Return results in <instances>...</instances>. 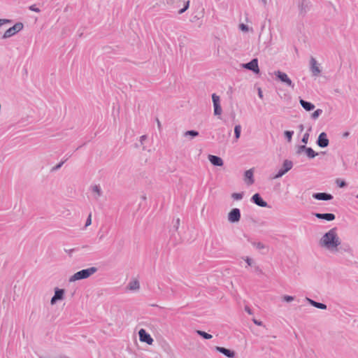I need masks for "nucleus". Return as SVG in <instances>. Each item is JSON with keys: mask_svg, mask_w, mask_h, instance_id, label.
<instances>
[{"mask_svg": "<svg viewBox=\"0 0 358 358\" xmlns=\"http://www.w3.org/2000/svg\"><path fill=\"white\" fill-rule=\"evenodd\" d=\"M336 227L331 229L320 238L319 244L321 247L334 251L341 244V241L336 233Z\"/></svg>", "mask_w": 358, "mask_h": 358, "instance_id": "1", "label": "nucleus"}, {"mask_svg": "<svg viewBox=\"0 0 358 358\" xmlns=\"http://www.w3.org/2000/svg\"><path fill=\"white\" fill-rule=\"evenodd\" d=\"M98 268L96 267H90L85 269L80 270L76 273H75L73 275H71L69 280L70 282H75L77 280H84L88 278L90 276L93 275L97 271Z\"/></svg>", "mask_w": 358, "mask_h": 358, "instance_id": "2", "label": "nucleus"}, {"mask_svg": "<svg viewBox=\"0 0 358 358\" xmlns=\"http://www.w3.org/2000/svg\"><path fill=\"white\" fill-rule=\"evenodd\" d=\"M24 24L22 22H17L13 27L8 29L3 34L2 38H8L22 30Z\"/></svg>", "mask_w": 358, "mask_h": 358, "instance_id": "3", "label": "nucleus"}, {"mask_svg": "<svg viewBox=\"0 0 358 358\" xmlns=\"http://www.w3.org/2000/svg\"><path fill=\"white\" fill-rule=\"evenodd\" d=\"M293 166V163L292 161L289 159H285L283 162L282 167L278 171L277 174L275 176V178H278L285 175L287 172L292 169Z\"/></svg>", "mask_w": 358, "mask_h": 358, "instance_id": "4", "label": "nucleus"}, {"mask_svg": "<svg viewBox=\"0 0 358 358\" xmlns=\"http://www.w3.org/2000/svg\"><path fill=\"white\" fill-rule=\"evenodd\" d=\"M274 74L282 83H285L287 86L291 87L292 88L294 87V84L285 73L277 71H275Z\"/></svg>", "mask_w": 358, "mask_h": 358, "instance_id": "5", "label": "nucleus"}, {"mask_svg": "<svg viewBox=\"0 0 358 358\" xmlns=\"http://www.w3.org/2000/svg\"><path fill=\"white\" fill-rule=\"evenodd\" d=\"M241 220V210L239 208H234L228 213V220L231 223H236Z\"/></svg>", "mask_w": 358, "mask_h": 358, "instance_id": "6", "label": "nucleus"}, {"mask_svg": "<svg viewBox=\"0 0 358 358\" xmlns=\"http://www.w3.org/2000/svg\"><path fill=\"white\" fill-rule=\"evenodd\" d=\"M212 100L213 103V107H214V115H220L222 113V107L220 106V99L218 95L216 94H212Z\"/></svg>", "mask_w": 358, "mask_h": 358, "instance_id": "7", "label": "nucleus"}, {"mask_svg": "<svg viewBox=\"0 0 358 358\" xmlns=\"http://www.w3.org/2000/svg\"><path fill=\"white\" fill-rule=\"evenodd\" d=\"M138 336L141 342L146 343L148 345H152L154 341L151 336L144 329H141L138 331Z\"/></svg>", "mask_w": 358, "mask_h": 358, "instance_id": "8", "label": "nucleus"}, {"mask_svg": "<svg viewBox=\"0 0 358 358\" xmlns=\"http://www.w3.org/2000/svg\"><path fill=\"white\" fill-rule=\"evenodd\" d=\"M243 67L244 69L250 70L255 73H258L259 72V69L258 66V60L257 58L252 59L250 62L243 64Z\"/></svg>", "mask_w": 358, "mask_h": 358, "instance_id": "9", "label": "nucleus"}, {"mask_svg": "<svg viewBox=\"0 0 358 358\" xmlns=\"http://www.w3.org/2000/svg\"><path fill=\"white\" fill-rule=\"evenodd\" d=\"M251 201L259 207H270L259 193H255L252 195Z\"/></svg>", "mask_w": 358, "mask_h": 358, "instance_id": "10", "label": "nucleus"}, {"mask_svg": "<svg viewBox=\"0 0 358 358\" xmlns=\"http://www.w3.org/2000/svg\"><path fill=\"white\" fill-rule=\"evenodd\" d=\"M316 143L320 148H327L329 143L327 134L325 132L320 133Z\"/></svg>", "mask_w": 358, "mask_h": 358, "instance_id": "11", "label": "nucleus"}, {"mask_svg": "<svg viewBox=\"0 0 358 358\" xmlns=\"http://www.w3.org/2000/svg\"><path fill=\"white\" fill-rule=\"evenodd\" d=\"M313 197L315 199L320 201H330L333 199L334 196L332 194L327 192H317L313 194Z\"/></svg>", "mask_w": 358, "mask_h": 358, "instance_id": "12", "label": "nucleus"}, {"mask_svg": "<svg viewBox=\"0 0 358 358\" xmlns=\"http://www.w3.org/2000/svg\"><path fill=\"white\" fill-rule=\"evenodd\" d=\"M308 2L306 0H299L298 1V8L299 10V14L301 15H305L306 13L309 10V5Z\"/></svg>", "mask_w": 358, "mask_h": 358, "instance_id": "13", "label": "nucleus"}, {"mask_svg": "<svg viewBox=\"0 0 358 358\" xmlns=\"http://www.w3.org/2000/svg\"><path fill=\"white\" fill-rule=\"evenodd\" d=\"M310 63V71L313 73V76H318L320 75V73H321V70L317 65L316 59L314 57H311Z\"/></svg>", "mask_w": 358, "mask_h": 358, "instance_id": "14", "label": "nucleus"}, {"mask_svg": "<svg viewBox=\"0 0 358 358\" xmlns=\"http://www.w3.org/2000/svg\"><path fill=\"white\" fill-rule=\"evenodd\" d=\"M215 350H216V351L223 354L224 355H225L226 357H227L229 358H234L236 355V353L234 350L225 348L224 347L216 346Z\"/></svg>", "mask_w": 358, "mask_h": 358, "instance_id": "15", "label": "nucleus"}, {"mask_svg": "<svg viewBox=\"0 0 358 358\" xmlns=\"http://www.w3.org/2000/svg\"><path fill=\"white\" fill-rule=\"evenodd\" d=\"M208 158L210 162L215 166H222L224 164V162L220 157L209 155Z\"/></svg>", "mask_w": 358, "mask_h": 358, "instance_id": "16", "label": "nucleus"}, {"mask_svg": "<svg viewBox=\"0 0 358 358\" xmlns=\"http://www.w3.org/2000/svg\"><path fill=\"white\" fill-rule=\"evenodd\" d=\"M314 215L320 220H325L327 221H333L335 220L336 216L333 213H314Z\"/></svg>", "mask_w": 358, "mask_h": 358, "instance_id": "17", "label": "nucleus"}, {"mask_svg": "<svg viewBox=\"0 0 358 358\" xmlns=\"http://www.w3.org/2000/svg\"><path fill=\"white\" fill-rule=\"evenodd\" d=\"M299 103L302 108L306 111H311L315 108V105L309 101H305L299 98Z\"/></svg>", "mask_w": 358, "mask_h": 358, "instance_id": "18", "label": "nucleus"}, {"mask_svg": "<svg viewBox=\"0 0 358 358\" xmlns=\"http://www.w3.org/2000/svg\"><path fill=\"white\" fill-rule=\"evenodd\" d=\"M245 177L248 180L247 184L250 185H252L255 182L253 178V171L252 169H249L245 172Z\"/></svg>", "mask_w": 358, "mask_h": 358, "instance_id": "19", "label": "nucleus"}, {"mask_svg": "<svg viewBox=\"0 0 358 358\" xmlns=\"http://www.w3.org/2000/svg\"><path fill=\"white\" fill-rule=\"evenodd\" d=\"M64 293H65V290L64 289H59L58 287H56L55 289V294H54V296L58 300H62L64 298Z\"/></svg>", "mask_w": 358, "mask_h": 358, "instance_id": "20", "label": "nucleus"}, {"mask_svg": "<svg viewBox=\"0 0 358 358\" xmlns=\"http://www.w3.org/2000/svg\"><path fill=\"white\" fill-rule=\"evenodd\" d=\"M127 287L130 290H137V289H138L140 288V284H139L138 280H132V281L129 282V283L128 284Z\"/></svg>", "mask_w": 358, "mask_h": 358, "instance_id": "21", "label": "nucleus"}, {"mask_svg": "<svg viewBox=\"0 0 358 358\" xmlns=\"http://www.w3.org/2000/svg\"><path fill=\"white\" fill-rule=\"evenodd\" d=\"M306 154L308 156V158L313 159L315 158L317 155H318V153L315 152L311 148L308 147L306 150Z\"/></svg>", "mask_w": 358, "mask_h": 358, "instance_id": "22", "label": "nucleus"}, {"mask_svg": "<svg viewBox=\"0 0 358 358\" xmlns=\"http://www.w3.org/2000/svg\"><path fill=\"white\" fill-rule=\"evenodd\" d=\"M196 333L204 339H210L213 337L211 334H209L201 330H196Z\"/></svg>", "mask_w": 358, "mask_h": 358, "instance_id": "23", "label": "nucleus"}, {"mask_svg": "<svg viewBox=\"0 0 358 358\" xmlns=\"http://www.w3.org/2000/svg\"><path fill=\"white\" fill-rule=\"evenodd\" d=\"M241 126L240 124H237L234 127V136L236 140H238L241 136Z\"/></svg>", "mask_w": 358, "mask_h": 358, "instance_id": "24", "label": "nucleus"}, {"mask_svg": "<svg viewBox=\"0 0 358 358\" xmlns=\"http://www.w3.org/2000/svg\"><path fill=\"white\" fill-rule=\"evenodd\" d=\"M199 134L197 131L189 130V131H187L186 132H185L184 136H190L192 138H194V137L198 136Z\"/></svg>", "mask_w": 358, "mask_h": 358, "instance_id": "25", "label": "nucleus"}, {"mask_svg": "<svg viewBox=\"0 0 358 358\" xmlns=\"http://www.w3.org/2000/svg\"><path fill=\"white\" fill-rule=\"evenodd\" d=\"M322 112V109H317L311 114V118L313 120L317 119Z\"/></svg>", "mask_w": 358, "mask_h": 358, "instance_id": "26", "label": "nucleus"}, {"mask_svg": "<svg viewBox=\"0 0 358 358\" xmlns=\"http://www.w3.org/2000/svg\"><path fill=\"white\" fill-rule=\"evenodd\" d=\"M293 134H294L293 131H285L284 132V136L288 142H290L292 141Z\"/></svg>", "mask_w": 358, "mask_h": 358, "instance_id": "27", "label": "nucleus"}, {"mask_svg": "<svg viewBox=\"0 0 358 358\" xmlns=\"http://www.w3.org/2000/svg\"><path fill=\"white\" fill-rule=\"evenodd\" d=\"M189 7V1H187L184 3V7L178 10V14L185 13Z\"/></svg>", "mask_w": 358, "mask_h": 358, "instance_id": "28", "label": "nucleus"}, {"mask_svg": "<svg viewBox=\"0 0 358 358\" xmlns=\"http://www.w3.org/2000/svg\"><path fill=\"white\" fill-rule=\"evenodd\" d=\"M243 192H241V193H233L231 194V197L234 199V200H241L243 199Z\"/></svg>", "mask_w": 358, "mask_h": 358, "instance_id": "29", "label": "nucleus"}, {"mask_svg": "<svg viewBox=\"0 0 358 358\" xmlns=\"http://www.w3.org/2000/svg\"><path fill=\"white\" fill-rule=\"evenodd\" d=\"M307 148L308 147H306V145H298L297 149H296V154L300 155L303 152H306Z\"/></svg>", "mask_w": 358, "mask_h": 358, "instance_id": "30", "label": "nucleus"}, {"mask_svg": "<svg viewBox=\"0 0 358 358\" xmlns=\"http://www.w3.org/2000/svg\"><path fill=\"white\" fill-rule=\"evenodd\" d=\"M252 245L256 247L257 249L262 250L266 248V246L261 242H253Z\"/></svg>", "mask_w": 358, "mask_h": 358, "instance_id": "31", "label": "nucleus"}, {"mask_svg": "<svg viewBox=\"0 0 358 358\" xmlns=\"http://www.w3.org/2000/svg\"><path fill=\"white\" fill-rule=\"evenodd\" d=\"M180 0H166V3L171 6L176 7Z\"/></svg>", "mask_w": 358, "mask_h": 358, "instance_id": "32", "label": "nucleus"}, {"mask_svg": "<svg viewBox=\"0 0 358 358\" xmlns=\"http://www.w3.org/2000/svg\"><path fill=\"white\" fill-rule=\"evenodd\" d=\"M92 191L98 194L100 196L102 194L101 189L99 185H94L92 187Z\"/></svg>", "mask_w": 358, "mask_h": 358, "instance_id": "33", "label": "nucleus"}, {"mask_svg": "<svg viewBox=\"0 0 358 358\" xmlns=\"http://www.w3.org/2000/svg\"><path fill=\"white\" fill-rule=\"evenodd\" d=\"M336 184L339 187L341 188L345 187L347 186L346 182L340 179L336 180Z\"/></svg>", "mask_w": 358, "mask_h": 358, "instance_id": "34", "label": "nucleus"}, {"mask_svg": "<svg viewBox=\"0 0 358 358\" xmlns=\"http://www.w3.org/2000/svg\"><path fill=\"white\" fill-rule=\"evenodd\" d=\"M66 160H67V159L64 160V161H62L58 164H57L56 166L52 167V169H51V171H55L59 169Z\"/></svg>", "mask_w": 358, "mask_h": 358, "instance_id": "35", "label": "nucleus"}, {"mask_svg": "<svg viewBox=\"0 0 358 358\" xmlns=\"http://www.w3.org/2000/svg\"><path fill=\"white\" fill-rule=\"evenodd\" d=\"M180 218H177L175 221V222L173 223V229L176 231H178V228H179V226H180Z\"/></svg>", "mask_w": 358, "mask_h": 358, "instance_id": "36", "label": "nucleus"}, {"mask_svg": "<svg viewBox=\"0 0 358 358\" xmlns=\"http://www.w3.org/2000/svg\"><path fill=\"white\" fill-rule=\"evenodd\" d=\"M13 20L9 19H0V27L5 24H11Z\"/></svg>", "mask_w": 358, "mask_h": 358, "instance_id": "37", "label": "nucleus"}, {"mask_svg": "<svg viewBox=\"0 0 358 358\" xmlns=\"http://www.w3.org/2000/svg\"><path fill=\"white\" fill-rule=\"evenodd\" d=\"M315 308H319V309H322V310H326L327 307L326 304L317 302L316 303Z\"/></svg>", "mask_w": 358, "mask_h": 358, "instance_id": "38", "label": "nucleus"}, {"mask_svg": "<svg viewBox=\"0 0 358 358\" xmlns=\"http://www.w3.org/2000/svg\"><path fill=\"white\" fill-rule=\"evenodd\" d=\"M308 138H309V133L306 132V134H304L303 136L302 137L301 142L303 143L304 144H306L308 143Z\"/></svg>", "mask_w": 358, "mask_h": 358, "instance_id": "39", "label": "nucleus"}, {"mask_svg": "<svg viewBox=\"0 0 358 358\" xmlns=\"http://www.w3.org/2000/svg\"><path fill=\"white\" fill-rule=\"evenodd\" d=\"M294 299V296L285 295L283 296V300L286 302H291Z\"/></svg>", "mask_w": 358, "mask_h": 358, "instance_id": "40", "label": "nucleus"}, {"mask_svg": "<svg viewBox=\"0 0 358 358\" xmlns=\"http://www.w3.org/2000/svg\"><path fill=\"white\" fill-rule=\"evenodd\" d=\"M92 224V214L90 213L88 217L87 218L86 222H85V227L90 226Z\"/></svg>", "mask_w": 358, "mask_h": 358, "instance_id": "41", "label": "nucleus"}, {"mask_svg": "<svg viewBox=\"0 0 358 358\" xmlns=\"http://www.w3.org/2000/svg\"><path fill=\"white\" fill-rule=\"evenodd\" d=\"M29 10L36 13H39L41 11L40 9L36 6V5H31L29 6Z\"/></svg>", "mask_w": 358, "mask_h": 358, "instance_id": "42", "label": "nucleus"}, {"mask_svg": "<svg viewBox=\"0 0 358 358\" xmlns=\"http://www.w3.org/2000/svg\"><path fill=\"white\" fill-rule=\"evenodd\" d=\"M239 27H240L241 30H242L243 31H247L248 30V27L244 24H241L239 25Z\"/></svg>", "mask_w": 358, "mask_h": 358, "instance_id": "43", "label": "nucleus"}, {"mask_svg": "<svg viewBox=\"0 0 358 358\" xmlns=\"http://www.w3.org/2000/svg\"><path fill=\"white\" fill-rule=\"evenodd\" d=\"M306 300L308 301V303L313 306V307H315L316 306V303H317V301L311 299H309V298H306Z\"/></svg>", "mask_w": 358, "mask_h": 358, "instance_id": "44", "label": "nucleus"}, {"mask_svg": "<svg viewBox=\"0 0 358 358\" xmlns=\"http://www.w3.org/2000/svg\"><path fill=\"white\" fill-rule=\"evenodd\" d=\"M65 252L69 253V255L70 256H71V254L75 252V251H77L78 249L77 248H72V249H69V250H67V249H64Z\"/></svg>", "mask_w": 358, "mask_h": 358, "instance_id": "45", "label": "nucleus"}, {"mask_svg": "<svg viewBox=\"0 0 358 358\" xmlns=\"http://www.w3.org/2000/svg\"><path fill=\"white\" fill-rule=\"evenodd\" d=\"M245 261L246 262V263L248 264V266L252 265V259L251 258L246 257V258L245 259Z\"/></svg>", "mask_w": 358, "mask_h": 358, "instance_id": "46", "label": "nucleus"}, {"mask_svg": "<svg viewBox=\"0 0 358 358\" xmlns=\"http://www.w3.org/2000/svg\"><path fill=\"white\" fill-rule=\"evenodd\" d=\"M252 321L257 326H262L263 325V322L262 321L257 320L256 319H253Z\"/></svg>", "mask_w": 358, "mask_h": 358, "instance_id": "47", "label": "nucleus"}, {"mask_svg": "<svg viewBox=\"0 0 358 358\" xmlns=\"http://www.w3.org/2000/svg\"><path fill=\"white\" fill-rule=\"evenodd\" d=\"M255 271L257 272V273H262V270L259 268V266H255Z\"/></svg>", "mask_w": 358, "mask_h": 358, "instance_id": "48", "label": "nucleus"}, {"mask_svg": "<svg viewBox=\"0 0 358 358\" xmlns=\"http://www.w3.org/2000/svg\"><path fill=\"white\" fill-rule=\"evenodd\" d=\"M57 301L59 300L55 296H53L51 299L50 303L52 305H54Z\"/></svg>", "mask_w": 358, "mask_h": 358, "instance_id": "49", "label": "nucleus"}, {"mask_svg": "<svg viewBox=\"0 0 358 358\" xmlns=\"http://www.w3.org/2000/svg\"><path fill=\"white\" fill-rule=\"evenodd\" d=\"M146 138H147V136L146 135H143V136H141L140 137V142H141V145L143 143V141L145 140H146Z\"/></svg>", "mask_w": 358, "mask_h": 358, "instance_id": "50", "label": "nucleus"}, {"mask_svg": "<svg viewBox=\"0 0 358 358\" xmlns=\"http://www.w3.org/2000/svg\"><path fill=\"white\" fill-rule=\"evenodd\" d=\"M245 310L250 315L252 314V310L247 306L245 307Z\"/></svg>", "mask_w": 358, "mask_h": 358, "instance_id": "51", "label": "nucleus"}, {"mask_svg": "<svg viewBox=\"0 0 358 358\" xmlns=\"http://www.w3.org/2000/svg\"><path fill=\"white\" fill-rule=\"evenodd\" d=\"M258 96L260 99H263V93L261 88H258Z\"/></svg>", "mask_w": 358, "mask_h": 358, "instance_id": "52", "label": "nucleus"}, {"mask_svg": "<svg viewBox=\"0 0 358 358\" xmlns=\"http://www.w3.org/2000/svg\"><path fill=\"white\" fill-rule=\"evenodd\" d=\"M156 122L157 123V127H158L159 130H161L162 124H161L159 120L157 117L156 118Z\"/></svg>", "mask_w": 358, "mask_h": 358, "instance_id": "53", "label": "nucleus"}, {"mask_svg": "<svg viewBox=\"0 0 358 358\" xmlns=\"http://www.w3.org/2000/svg\"><path fill=\"white\" fill-rule=\"evenodd\" d=\"M350 133L348 131H345L343 134V137L346 138L349 136Z\"/></svg>", "mask_w": 358, "mask_h": 358, "instance_id": "54", "label": "nucleus"}, {"mask_svg": "<svg viewBox=\"0 0 358 358\" xmlns=\"http://www.w3.org/2000/svg\"><path fill=\"white\" fill-rule=\"evenodd\" d=\"M299 129H300V131H302L303 130V129H304V127H303V124H300V125L299 126Z\"/></svg>", "mask_w": 358, "mask_h": 358, "instance_id": "55", "label": "nucleus"}, {"mask_svg": "<svg viewBox=\"0 0 358 358\" xmlns=\"http://www.w3.org/2000/svg\"><path fill=\"white\" fill-rule=\"evenodd\" d=\"M311 130V127H310L308 129V131H310Z\"/></svg>", "mask_w": 358, "mask_h": 358, "instance_id": "56", "label": "nucleus"}, {"mask_svg": "<svg viewBox=\"0 0 358 358\" xmlns=\"http://www.w3.org/2000/svg\"><path fill=\"white\" fill-rule=\"evenodd\" d=\"M357 198H358V194H357Z\"/></svg>", "mask_w": 358, "mask_h": 358, "instance_id": "57", "label": "nucleus"}]
</instances>
